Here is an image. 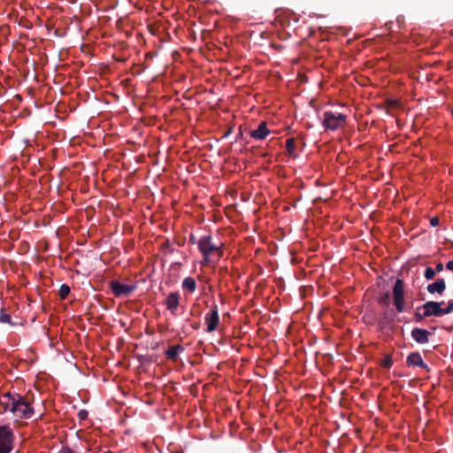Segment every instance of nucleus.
<instances>
[{
    "label": "nucleus",
    "instance_id": "nucleus-23",
    "mask_svg": "<svg viewBox=\"0 0 453 453\" xmlns=\"http://www.w3.org/2000/svg\"><path fill=\"white\" fill-rule=\"evenodd\" d=\"M453 311V300H449L448 302V305L446 308H442V316L445 314H449Z\"/></svg>",
    "mask_w": 453,
    "mask_h": 453
},
{
    "label": "nucleus",
    "instance_id": "nucleus-2",
    "mask_svg": "<svg viewBox=\"0 0 453 453\" xmlns=\"http://www.w3.org/2000/svg\"><path fill=\"white\" fill-rule=\"evenodd\" d=\"M197 246L203 257V261L202 262L203 265H209L213 261V252L217 253V259H219L223 254L220 247L212 242V238L210 234L203 235L198 239Z\"/></svg>",
    "mask_w": 453,
    "mask_h": 453
},
{
    "label": "nucleus",
    "instance_id": "nucleus-12",
    "mask_svg": "<svg viewBox=\"0 0 453 453\" xmlns=\"http://www.w3.org/2000/svg\"><path fill=\"white\" fill-rule=\"evenodd\" d=\"M270 134V130L267 128L266 122L262 121L259 123L257 128L250 132V136L255 140H265Z\"/></svg>",
    "mask_w": 453,
    "mask_h": 453
},
{
    "label": "nucleus",
    "instance_id": "nucleus-16",
    "mask_svg": "<svg viewBox=\"0 0 453 453\" xmlns=\"http://www.w3.org/2000/svg\"><path fill=\"white\" fill-rule=\"evenodd\" d=\"M0 322L3 324H8L12 326H16L18 325L12 320L11 315L6 311L4 308L0 310Z\"/></svg>",
    "mask_w": 453,
    "mask_h": 453
},
{
    "label": "nucleus",
    "instance_id": "nucleus-15",
    "mask_svg": "<svg viewBox=\"0 0 453 453\" xmlns=\"http://www.w3.org/2000/svg\"><path fill=\"white\" fill-rule=\"evenodd\" d=\"M181 287L185 291L192 294L196 289V281L192 277H187L183 280Z\"/></svg>",
    "mask_w": 453,
    "mask_h": 453
},
{
    "label": "nucleus",
    "instance_id": "nucleus-3",
    "mask_svg": "<svg viewBox=\"0 0 453 453\" xmlns=\"http://www.w3.org/2000/svg\"><path fill=\"white\" fill-rule=\"evenodd\" d=\"M347 116L342 113L325 111L322 125L326 130L335 131L346 125Z\"/></svg>",
    "mask_w": 453,
    "mask_h": 453
},
{
    "label": "nucleus",
    "instance_id": "nucleus-22",
    "mask_svg": "<svg viewBox=\"0 0 453 453\" xmlns=\"http://www.w3.org/2000/svg\"><path fill=\"white\" fill-rule=\"evenodd\" d=\"M414 318L416 322H420L421 320L427 317L424 315L423 308H420V306H418L415 312Z\"/></svg>",
    "mask_w": 453,
    "mask_h": 453
},
{
    "label": "nucleus",
    "instance_id": "nucleus-13",
    "mask_svg": "<svg viewBox=\"0 0 453 453\" xmlns=\"http://www.w3.org/2000/svg\"><path fill=\"white\" fill-rule=\"evenodd\" d=\"M185 350V348L180 345V344H177V345H173V346H170L166 350H165V357L167 359L173 361V362H175L180 355V353L183 352Z\"/></svg>",
    "mask_w": 453,
    "mask_h": 453
},
{
    "label": "nucleus",
    "instance_id": "nucleus-26",
    "mask_svg": "<svg viewBox=\"0 0 453 453\" xmlns=\"http://www.w3.org/2000/svg\"><path fill=\"white\" fill-rule=\"evenodd\" d=\"M58 453H74V452L68 447H62L61 449L58 451Z\"/></svg>",
    "mask_w": 453,
    "mask_h": 453
},
{
    "label": "nucleus",
    "instance_id": "nucleus-14",
    "mask_svg": "<svg viewBox=\"0 0 453 453\" xmlns=\"http://www.w3.org/2000/svg\"><path fill=\"white\" fill-rule=\"evenodd\" d=\"M430 294H440L441 295L446 289V283L443 279H437L434 282L429 284L426 288Z\"/></svg>",
    "mask_w": 453,
    "mask_h": 453
},
{
    "label": "nucleus",
    "instance_id": "nucleus-30",
    "mask_svg": "<svg viewBox=\"0 0 453 453\" xmlns=\"http://www.w3.org/2000/svg\"><path fill=\"white\" fill-rule=\"evenodd\" d=\"M451 113H452V115H453V110H452Z\"/></svg>",
    "mask_w": 453,
    "mask_h": 453
},
{
    "label": "nucleus",
    "instance_id": "nucleus-9",
    "mask_svg": "<svg viewBox=\"0 0 453 453\" xmlns=\"http://www.w3.org/2000/svg\"><path fill=\"white\" fill-rule=\"evenodd\" d=\"M180 296L178 292H172L165 298V304L167 310H169L173 315L177 314V310L180 305Z\"/></svg>",
    "mask_w": 453,
    "mask_h": 453
},
{
    "label": "nucleus",
    "instance_id": "nucleus-11",
    "mask_svg": "<svg viewBox=\"0 0 453 453\" xmlns=\"http://www.w3.org/2000/svg\"><path fill=\"white\" fill-rule=\"evenodd\" d=\"M406 364L408 366H418L429 371L428 365L423 361L419 352L410 353L406 358Z\"/></svg>",
    "mask_w": 453,
    "mask_h": 453
},
{
    "label": "nucleus",
    "instance_id": "nucleus-8",
    "mask_svg": "<svg viewBox=\"0 0 453 453\" xmlns=\"http://www.w3.org/2000/svg\"><path fill=\"white\" fill-rule=\"evenodd\" d=\"M441 303L434 302V301H428L425 303L424 304L420 305V308H423L424 315L428 317L434 316V317H441L442 316V308H441Z\"/></svg>",
    "mask_w": 453,
    "mask_h": 453
},
{
    "label": "nucleus",
    "instance_id": "nucleus-27",
    "mask_svg": "<svg viewBox=\"0 0 453 453\" xmlns=\"http://www.w3.org/2000/svg\"><path fill=\"white\" fill-rule=\"evenodd\" d=\"M443 267H444V266H443V264H442V263H441V262L437 263V265H436V266H435V269H434V270H435V273H436V272H437V273H441V272L443 270Z\"/></svg>",
    "mask_w": 453,
    "mask_h": 453
},
{
    "label": "nucleus",
    "instance_id": "nucleus-19",
    "mask_svg": "<svg viewBox=\"0 0 453 453\" xmlns=\"http://www.w3.org/2000/svg\"><path fill=\"white\" fill-rule=\"evenodd\" d=\"M393 365L392 356L390 354H387L383 360L380 362V365L384 368L389 369Z\"/></svg>",
    "mask_w": 453,
    "mask_h": 453
},
{
    "label": "nucleus",
    "instance_id": "nucleus-18",
    "mask_svg": "<svg viewBox=\"0 0 453 453\" xmlns=\"http://www.w3.org/2000/svg\"><path fill=\"white\" fill-rule=\"evenodd\" d=\"M70 287L66 284H62L60 286V288H59V291H58V295H59V297L61 299H65L67 297V296L70 294Z\"/></svg>",
    "mask_w": 453,
    "mask_h": 453
},
{
    "label": "nucleus",
    "instance_id": "nucleus-6",
    "mask_svg": "<svg viewBox=\"0 0 453 453\" xmlns=\"http://www.w3.org/2000/svg\"><path fill=\"white\" fill-rule=\"evenodd\" d=\"M204 322L206 325V332L212 333L216 331L219 325V308L216 303L211 306L209 312L205 314Z\"/></svg>",
    "mask_w": 453,
    "mask_h": 453
},
{
    "label": "nucleus",
    "instance_id": "nucleus-17",
    "mask_svg": "<svg viewBox=\"0 0 453 453\" xmlns=\"http://www.w3.org/2000/svg\"><path fill=\"white\" fill-rule=\"evenodd\" d=\"M286 150H287V153L293 157H296V154L295 152L296 150V141H295V138L291 137V138H288L287 141H286Z\"/></svg>",
    "mask_w": 453,
    "mask_h": 453
},
{
    "label": "nucleus",
    "instance_id": "nucleus-7",
    "mask_svg": "<svg viewBox=\"0 0 453 453\" xmlns=\"http://www.w3.org/2000/svg\"><path fill=\"white\" fill-rule=\"evenodd\" d=\"M110 286L112 293L117 297L128 296L136 289V286L123 284L119 280H111Z\"/></svg>",
    "mask_w": 453,
    "mask_h": 453
},
{
    "label": "nucleus",
    "instance_id": "nucleus-24",
    "mask_svg": "<svg viewBox=\"0 0 453 453\" xmlns=\"http://www.w3.org/2000/svg\"><path fill=\"white\" fill-rule=\"evenodd\" d=\"M88 411H85V410H81L79 412H78V417L81 420H84L88 418Z\"/></svg>",
    "mask_w": 453,
    "mask_h": 453
},
{
    "label": "nucleus",
    "instance_id": "nucleus-5",
    "mask_svg": "<svg viewBox=\"0 0 453 453\" xmlns=\"http://www.w3.org/2000/svg\"><path fill=\"white\" fill-rule=\"evenodd\" d=\"M394 304L398 312L405 310L403 280L397 279L393 288Z\"/></svg>",
    "mask_w": 453,
    "mask_h": 453
},
{
    "label": "nucleus",
    "instance_id": "nucleus-1",
    "mask_svg": "<svg viewBox=\"0 0 453 453\" xmlns=\"http://www.w3.org/2000/svg\"><path fill=\"white\" fill-rule=\"evenodd\" d=\"M0 405L4 411H10L17 418H30L34 414V408L28 399L19 394L8 392L2 395Z\"/></svg>",
    "mask_w": 453,
    "mask_h": 453
},
{
    "label": "nucleus",
    "instance_id": "nucleus-10",
    "mask_svg": "<svg viewBox=\"0 0 453 453\" xmlns=\"http://www.w3.org/2000/svg\"><path fill=\"white\" fill-rule=\"evenodd\" d=\"M411 338L419 344H425L429 342L431 333L426 329L414 327L411 333Z\"/></svg>",
    "mask_w": 453,
    "mask_h": 453
},
{
    "label": "nucleus",
    "instance_id": "nucleus-4",
    "mask_svg": "<svg viewBox=\"0 0 453 453\" xmlns=\"http://www.w3.org/2000/svg\"><path fill=\"white\" fill-rule=\"evenodd\" d=\"M15 436L9 426H0V453H10L14 447Z\"/></svg>",
    "mask_w": 453,
    "mask_h": 453
},
{
    "label": "nucleus",
    "instance_id": "nucleus-21",
    "mask_svg": "<svg viewBox=\"0 0 453 453\" xmlns=\"http://www.w3.org/2000/svg\"><path fill=\"white\" fill-rule=\"evenodd\" d=\"M424 277L427 280H433L435 277V270L433 269L432 267H426L424 272Z\"/></svg>",
    "mask_w": 453,
    "mask_h": 453
},
{
    "label": "nucleus",
    "instance_id": "nucleus-25",
    "mask_svg": "<svg viewBox=\"0 0 453 453\" xmlns=\"http://www.w3.org/2000/svg\"><path fill=\"white\" fill-rule=\"evenodd\" d=\"M440 224V219L437 217H433L430 219V225L432 226H437Z\"/></svg>",
    "mask_w": 453,
    "mask_h": 453
},
{
    "label": "nucleus",
    "instance_id": "nucleus-28",
    "mask_svg": "<svg viewBox=\"0 0 453 453\" xmlns=\"http://www.w3.org/2000/svg\"><path fill=\"white\" fill-rule=\"evenodd\" d=\"M197 241L198 240L196 239V237L193 234H191L189 235V242H191L193 244H196V243L197 244Z\"/></svg>",
    "mask_w": 453,
    "mask_h": 453
},
{
    "label": "nucleus",
    "instance_id": "nucleus-20",
    "mask_svg": "<svg viewBox=\"0 0 453 453\" xmlns=\"http://www.w3.org/2000/svg\"><path fill=\"white\" fill-rule=\"evenodd\" d=\"M389 298L390 295L388 292L384 293L379 299V303L380 305L388 307L389 305Z\"/></svg>",
    "mask_w": 453,
    "mask_h": 453
},
{
    "label": "nucleus",
    "instance_id": "nucleus-29",
    "mask_svg": "<svg viewBox=\"0 0 453 453\" xmlns=\"http://www.w3.org/2000/svg\"><path fill=\"white\" fill-rule=\"evenodd\" d=\"M446 268L449 271H453V260H450L446 264Z\"/></svg>",
    "mask_w": 453,
    "mask_h": 453
}]
</instances>
